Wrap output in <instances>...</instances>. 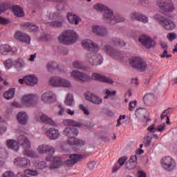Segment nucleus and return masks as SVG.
<instances>
[{
    "label": "nucleus",
    "mask_w": 177,
    "mask_h": 177,
    "mask_svg": "<svg viewBox=\"0 0 177 177\" xmlns=\"http://www.w3.org/2000/svg\"><path fill=\"white\" fill-rule=\"evenodd\" d=\"M103 50H104V52H106V53H107V55L111 56V57L113 59H116V60L122 59V55L121 53L113 49V48H111V46L109 45L104 46Z\"/></svg>",
    "instance_id": "obj_15"
},
{
    "label": "nucleus",
    "mask_w": 177,
    "mask_h": 177,
    "mask_svg": "<svg viewBox=\"0 0 177 177\" xmlns=\"http://www.w3.org/2000/svg\"><path fill=\"white\" fill-rule=\"evenodd\" d=\"M167 53H168V51L166 50H164V52L162 54H160V56L162 59H163L164 57H166V59H169V57H172V55L169 54L167 55Z\"/></svg>",
    "instance_id": "obj_53"
},
{
    "label": "nucleus",
    "mask_w": 177,
    "mask_h": 177,
    "mask_svg": "<svg viewBox=\"0 0 177 177\" xmlns=\"http://www.w3.org/2000/svg\"><path fill=\"white\" fill-rule=\"evenodd\" d=\"M147 131L151 133H156L157 132V128L156 127V124H151L147 128Z\"/></svg>",
    "instance_id": "obj_50"
},
{
    "label": "nucleus",
    "mask_w": 177,
    "mask_h": 177,
    "mask_svg": "<svg viewBox=\"0 0 177 177\" xmlns=\"http://www.w3.org/2000/svg\"><path fill=\"white\" fill-rule=\"evenodd\" d=\"M71 75L73 77V78L76 80V81L84 82L90 80L89 75L78 71H73L71 73Z\"/></svg>",
    "instance_id": "obj_19"
},
{
    "label": "nucleus",
    "mask_w": 177,
    "mask_h": 177,
    "mask_svg": "<svg viewBox=\"0 0 177 177\" xmlns=\"http://www.w3.org/2000/svg\"><path fill=\"white\" fill-rule=\"evenodd\" d=\"M64 103L66 106H69L70 107H71V106H74V97H73V94H67Z\"/></svg>",
    "instance_id": "obj_39"
},
{
    "label": "nucleus",
    "mask_w": 177,
    "mask_h": 177,
    "mask_svg": "<svg viewBox=\"0 0 177 177\" xmlns=\"http://www.w3.org/2000/svg\"><path fill=\"white\" fill-rule=\"evenodd\" d=\"M25 175H30V176H37L38 175V171L36 170L26 169L24 171Z\"/></svg>",
    "instance_id": "obj_47"
},
{
    "label": "nucleus",
    "mask_w": 177,
    "mask_h": 177,
    "mask_svg": "<svg viewBox=\"0 0 177 177\" xmlns=\"http://www.w3.org/2000/svg\"><path fill=\"white\" fill-rule=\"evenodd\" d=\"M37 150L39 154H47L48 156L46 158V160L50 162V169H55V168L62 167V159L59 157L53 156L55 151H56L55 147L46 144H42L37 147Z\"/></svg>",
    "instance_id": "obj_1"
},
{
    "label": "nucleus",
    "mask_w": 177,
    "mask_h": 177,
    "mask_svg": "<svg viewBox=\"0 0 177 177\" xmlns=\"http://www.w3.org/2000/svg\"><path fill=\"white\" fill-rule=\"evenodd\" d=\"M167 37L169 41H174L176 38V35L175 33H168Z\"/></svg>",
    "instance_id": "obj_59"
},
{
    "label": "nucleus",
    "mask_w": 177,
    "mask_h": 177,
    "mask_svg": "<svg viewBox=\"0 0 177 177\" xmlns=\"http://www.w3.org/2000/svg\"><path fill=\"white\" fill-rule=\"evenodd\" d=\"M66 17H67L68 21L71 24H75V26H77L78 24V23L80 22V17H78V16L73 14V12H68Z\"/></svg>",
    "instance_id": "obj_30"
},
{
    "label": "nucleus",
    "mask_w": 177,
    "mask_h": 177,
    "mask_svg": "<svg viewBox=\"0 0 177 177\" xmlns=\"http://www.w3.org/2000/svg\"><path fill=\"white\" fill-rule=\"evenodd\" d=\"M113 44L115 46H125L126 44L120 39H115L112 41Z\"/></svg>",
    "instance_id": "obj_45"
},
{
    "label": "nucleus",
    "mask_w": 177,
    "mask_h": 177,
    "mask_svg": "<svg viewBox=\"0 0 177 177\" xmlns=\"http://www.w3.org/2000/svg\"><path fill=\"white\" fill-rule=\"evenodd\" d=\"M8 21L4 17H0V24H8Z\"/></svg>",
    "instance_id": "obj_64"
},
{
    "label": "nucleus",
    "mask_w": 177,
    "mask_h": 177,
    "mask_svg": "<svg viewBox=\"0 0 177 177\" xmlns=\"http://www.w3.org/2000/svg\"><path fill=\"white\" fill-rule=\"evenodd\" d=\"M127 161V158L125 157H122L118 160V164H120L122 167L125 164V162Z\"/></svg>",
    "instance_id": "obj_62"
},
{
    "label": "nucleus",
    "mask_w": 177,
    "mask_h": 177,
    "mask_svg": "<svg viewBox=\"0 0 177 177\" xmlns=\"http://www.w3.org/2000/svg\"><path fill=\"white\" fill-rule=\"evenodd\" d=\"M13 67L17 70V71H21L24 67H26V63L22 59H17L14 60Z\"/></svg>",
    "instance_id": "obj_29"
},
{
    "label": "nucleus",
    "mask_w": 177,
    "mask_h": 177,
    "mask_svg": "<svg viewBox=\"0 0 177 177\" xmlns=\"http://www.w3.org/2000/svg\"><path fill=\"white\" fill-rule=\"evenodd\" d=\"M131 17L132 20H138L142 23H149V18L139 12H133L131 14Z\"/></svg>",
    "instance_id": "obj_26"
},
{
    "label": "nucleus",
    "mask_w": 177,
    "mask_h": 177,
    "mask_svg": "<svg viewBox=\"0 0 177 177\" xmlns=\"http://www.w3.org/2000/svg\"><path fill=\"white\" fill-rule=\"evenodd\" d=\"M105 93L106 95L104 96V99H107L109 96H114L116 92L115 91H110V90H106Z\"/></svg>",
    "instance_id": "obj_52"
},
{
    "label": "nucleus",
    "mask_w": 177,
    "mask_h": 177,
    "mask_svg": "<svg viewBox=\"0 0 177 177\" xmlns=\"http://www.w3.org/2000/svg\"><path fill=\"white\" fill-rule=\"evenodd\" d=\"M47 68L49 71H52V70L57 68V64L55 62H49L47 64Z\"/></svg>",
    "instance_id": "obj_48"
},
{
    "label": "nucleus",
    "mask_w": 177,
    "mask_h": 177,
    "mask_svg": "<svg viewBox=\"0 0 177 177\" xmlns=\"http://www.w3.org/2000/svg\"><path fill=\"white\" fill-rule=\"evenodd\" d=\"M64 20L59 12H50L48 15V21H45V24H49L52 27H62Z\"/></svg>",
    "instance_id": "obj_8"
},
{
    "label": "nucleus",
    "mask_w": 177,
    "mask_h": 177,
    "mask_svg": "<svg viewBox=\"0 0 177 177\" xmlns=\"http://www.w3.org/2000/svg\"><path fill=\"white\" fill-rule=\"evenodd\" d=\"M84 96L86 100H88L89 102L94 103V104H100V103H102V100L93 93H84Z\"/></svg>",
    "instance_id": "obj_22"
},
{
    "label": "nucleus",
    "mask_w": 177,
    "mask_h": 177,
    "mask_svg": "<svg viewBox=\"0 0 177 177\" xmlns=\"http://www.w3.org/2000/svg\"><path fill=\"white\" fill-rule=\"evenodd\" d=\"M58 108L59 109V111H58V115H63V114H64V107H63V106L62 105H59Z\"/></svg>",
    "instance_id": "obj_61"
},
{
    "label": "nucleus",
    "mask_w": 177,
    "mask_h": 177,
    "mask_svg": "<svg viewBox=\"0 0 177 177\" xmlns=\"http://www.w3.org/2000/svg\"><path fill=\"white\" fill-rule=\"evenodd\" d=\"M153 138L150 137L149 136H146L144 138V145L145 146V147H149V146H150V145H151V140H152Z\"/></svg>",
    "instance_id": "obj_46"
},
{
    "label": "nucleus",
    "mask_w": 177,
    "mask_h": 177,
    "mask_svg": "<svg viewBox=\"0 0 177 177\" xmlns=\"http://www.w3.org/2000/svg\"><path fill=\"white\" fill-rule=\"evenodd\" d=\"M15 60H12L10 59H6L4 62L3 64L6 68V70H9L12 67H13V62Z\"/></svg>",
    "instance_id": "obj_43"
},
{
    "label": "nucleus",
    "mask_w": 177,
    "mask_h": 177,
    "mask_svg": "<svg viewBox=\"0 0 177 177\" xmlns=\"http://www.w3.org/2000/svg\"><path fill=\"white\" fill-rule=\"evenodd\" d=\"M41 100L43 103H53L56 102V94L52 91H46L41 96Z\"/></svg>",
    "instance_id": "obj_18"
},
{
    "label": "nucleus",
    "mask_w": 177,
    "mask_h": 177,
    "mask_svg": "<svg viewBox=\"0 0 177 177\" xmlns=\"http://www.w3.org/2000/svg\"><path fill=\"white\" fill-rule=\"evenodd\" d=\"M49 84L55 88H67L68 89L73 88L71 81L60 77H51Z\"/></svg>",
    "instance_id": "obj_5"
},
{
    "label": "nucleus",
    "mask_w": 177,
    "mask_h": 177,
    "mask_svg": "<svg viewBox=\"0 0 177 177\" xmlns=\"http://www.w3.org/2000/svg\"><path fill=\"white\" fill-rule=\"evenodd\" d=\"M58 39L64 45H70L77 42L78 35L73 30H66L59 37Z\"/></svg>",
    "instance_id": "obj_4"
},
{
    "label": "nucleus",
    "mask_w": 177,
    "mask_h": 177,
    "mask_svg": "<svg viewBox=\"0 0 177 177\" xmlns=\"http://www.w3.org/2000/svg\"><path fill=\"white\" fill-rule=\"evenodd\" d=\"M127 116L125 115H120L118 120V122H117V124H116V127H121V124H122L121 122L123 121V120L124 118H126Z\"/></svg>",
    "instance_id": "obj_54"
},
{
    "label": "nucleus",
    "mask_w": 177,
    "mask_h": 177,
    "mask_svg": "<svg viewBox=\"0 0 177 177\" xmlns=\"http://www.w3.org/2000/svg\"><path fill=\"white\" fill-rule=\"evenodd\" d=\"M136 101H131L129 102V110L130 111H133V110H135V107H136Z\"/></svg>",
    "instance_id": "obj_51"
},
{
    "label": "nucleus",
    "mask_w": 177,
    "mask_h": 177,
    "mask_svg": "<svg viewBox=\"0 0 177 177\" xmlns=\"http://www.w3.org/2000/svg\"><path fill=\"white\" fill-rule=\"evenodd\" d=\"M92 78L95 81H100V82H105L106 84H114V81H113L112 78L103 76L99 73H93Z\"/></svg>",
    "instance_id": "obj_20"
},
{
    "label": "nucleus",
    "mask_w": 177,
    "mask_h": 177,
    "mask_svg": "<svg viewBox=\"0 0 177 177\" xmlns=\"http://www.w3.org/2000/svg\"><path fill=\"white\" fill-rule=\"evenodd\" d=\"M88 154H72L69 156V159L65 161L66 165L67 167H73V165H75L77 162L81 161L82 158H86L88 157Z\"/></svg>",
    "instance_id": "obj_13"
},
{
    "label": "nucleus",
    "mask_w": 177,
    "mask_h": 177,
    "mask_svg": "<svg viewBox=\"0 0 177 177\" xmlns=\"http://www.w3.org/2000/svg\"><path fill=\"white\" fill-rule=\"evenodd\" d=\"M17 120L19 124L21 125H26L28 120V116L26 112H19L17 115Z\"/></svg>",
    "instance_id": "obj_28"
},
{
    "label": "nucleus",
    "mask_w": 177,
    "mask_h": 177,
    "mask_svg": "<svg viewBox=\"0 0 177 177\" xmlns=\"http://www.w3.org/2000/svg\"><path fill=\"white\" fill-rule=\"evenodd\" d=\"M46 134L48 138H49V139H50L51 140L58 139V138L60 136V133L59 132V130L55 128H50L47 130Z\"/></svg>",
    "instance_id": "obj_24"
},
{
    "label": "nucleus",
    "mask_w": 177,
    "mask_h": 177,
    "mask_svg": "<svg viewBox=\"0 0 177 177\" xmlns=\"http://www.w3.org/2000/svg\"><path fill=\"white\" fill-rule=\"evenodd\" d=\"M8 10V6L5 3H0V15H2V13H5Z\"/></svg>",
    "instance_id": "obj_49"
},
{
    "label": "nucleus",
    "mask_w": 177,
    "mask_h": 177,
    "mask_svg": "<svg viewBox=\"0 0 177 177\" xmlns=\"http://www.w3.org/2000/svg\"><path fill=\"white\" fill-rule=\"evenodd\" d=\"M64 125L66 127H81V124L78 122L71 120V119H66L63 121Z\"/></svg>",
    "instance_id": "obj_35"
},
{
    "label": "nucleus",
    "mask_w": 177,
    "mask_h": 177,
    "mask_svg": "<svg viewBox=\"0 0 177 177\" xmlns=\"http://www.w3.org/2000/svg\"><path fill=\"white\" fill-rule=\"evenodd\" d=\"M73 66L74 68H77L79 70H82L84 68V64L81 61L75 60L73 62Z\"/></svg>",
    "instance_id": "obj_44"
},
{
    "label": "nucleus",
    "mask_w": 177,
    "mask_h": 177,
    "mask_svg": "<svg viewBox=\"0 0 177 177\" xmlns=\"http://www.w3.org/2000/svg\"><path fill=\"white\" fill-rule=\"evenodd\" d=\"M86 63L91 66H100L103 63V57L97 52L87 53L84 57Z\"/></svg>",
    "instance_id": "obj_6"
},
{
    "label": "nucleus",
    "mask_w": 177,
    "mask_h": 177,
    "mask_svg": "<svg viewBox=\"0 0 177 177\" xmlns=\"http://www.w3.org/2000/svg\"><path fill=\"white\" fill-rule=\"evenodd\" d=\"M93 32L99 37H104L107 34V29L104 26H93Z\"/></svg>",
    "instance_id": "obj_25"
},
{
    "label": "nucleus",
    "mask_w": 177,
    "mask_h": 177,
    "mask_svg": "<svg viewBox=\"0 0 177 177\" xmlns=\"http://www.w3.org/2000/svg\"><path fill=\"white\" fill-rule=\"evenodd\" d=\"M1 177H15V174H13V172L12 171H6L2 176Z\"/></svg>",
    "instance_id": "obj_57"
},
{
    "label": "nucleus",
    "mask_w": 177,
    "mask_h": 177,
    "mask_svg": "<svg viewBox=\"0 0 177 177\" xmlns=\"http://www.w3.org/2000/svg\"><path fill=\"white\" fill-rule=\"evenodd\" d=\"M24 28H26V30L30 32H35L38 31V28H39L38 26H37L35 24H31L30 22L25 23L24 24Z\"/></svg>",
    "instance_id": "obj_33"
},
{
    "label": "nucleus",
    "mask_w": 177,
    "mask_h": 177,
    "mask_svg": "<svg viewBox=\"0 0 177 177\" xmlns=\"http://www.w3.org/2000/svg\"><path fill=\"white\" fill-rule=\"evenodd\" d=\"M6 146L8 149L14 150V151H17V150H19V144L17 143V141L15 140H8L6 141Z\"/></svg>",
    "instance_id": "obj_31"
},
{
    "label": "nucleus",
    "mask_w": 177,
    "mask_h": 177,
    "mask_svg": "<svg viewBox=\"0 0 177 177\" xmlns=\"http://www.w3.org/2000/svg\"><path fill=\"white\" fill-rule=\"evenodd\" d=\"M38 99H39V96L36 94H28L22 97L21 102L27 107H32Z\"/></svg>",
    "instance_id": "obj_12"
},
{
    "label": "nucleus",
    "mask_w": 177,
    "mask_h": 177,
    "mask_svg": "<svg viewBox=\"0 0 177 177\" xmlns=\"http://www.w3.org/2000/svg\"><path fill=\"white\" fill-rule=\"evenodd\" d=\"M63 133L65 136L68 138V140L66 142L67 145L72 146H84L85 145V141L75 138V136H77L79 133L78 129L75 127H66Z\"/></svg>",
    "instance_id": "obj_3"
},
{
    "label": "nucleus",
    "mask_w": 177,
    "mask_h": 177,
    "mask_svg": "<svg viewBox=\"0 0 177 177\" xmlns=\"http://www.w3.org/2000/svg\"><path fill=\"white\" fill-rule=\"evenodd\" d=\"M12 52V47L9 44H1L0 46V53L6 55V53Z\"/></svg>",
    "instance_id": "obj_38"
},
{
    "label": "nucleus",
    "mask_w": 177,
    "mask_h": 177,
    "mask_svg": "<svg viewBox=\"0 0 177 177\" xmlns=\"http://www.w3.org/2000/svg\"><path fill=\"white\" fill-rule=\"evenodd\" d=\"M165 131V124H160L156 127V132H163Z\"/></svg>",
    "instance_id": "obj_56"
},
{
    "label": "nucleus",
    "mask_w": 177,
    "mask_h": 177,
    "mask_svg": "<svg viewBox=\"0 0 177 177\" xmlns=\"http://www.w3.org/2000/svg\"><path fill=\"white\" fill-rule=\"evenodd\" d=\"M143 100L145 103H150V102H153V100H154V95L151 93L146 94L144 96Z\"/></svg>",
    "instance_id": "obj_42"
},
{
    "label": "nucleus",
    "mask_w": 177,
    "mask_h": 177,
    "mask_svg": "<svg viewBox=\"0 0 177 177\" xmlns=\"http://www.w3.org/2000/svg\"><path fill=\"white\" fill-rule=\"evenodd\" d=\"M14 165L21 168H30L31 162L27 158L17 157L14 160Z\"/></svg>",
    "instance_id": "obj_17"
},
{
    "label": "nucleus",
    "mask_w": 177,
    "mask_h": 177,
    "mask_svg": "<svg viewBox=\"0 0 177 177\" xmlns=\"http://www.w3.org/2000/svg\"><path fill=\"white\" fill-rule=\"evenodd\" d=\"M82 46L84 49H88V53L91 52H97L99 50V46L93 43L91 39H84L82 41Z\"/></svg>",
    "instance_id": "obj_14"
},
{
    "label": "nucleus",
    "mask_w": 177,
    "mask_h": 177,
    "mask_svg": "<svg viewBox=\"0 0 177 177\" xmlns=\"http://www.w3.org/2000/svg\"><path fill=\"white\" fill-rule=\"evenodd\" d=\"M33 164L35 167H37L39 169H44V168H46V162L44 161L39 162L34 160Z\"/></svg>",
    "instance_id": "obj_41"
},
{
    "label": "nucleus",
    "mask_w": 177,
    "mask_h": 177,
    "mask_svg": "<svg viewBox=\"0 0 177 177\" xmlns=\"http://www.w3.org/2000/svg\"><path fill=\"white\" fill-rule=\"evenodd\" d=\"M94 8L97 12H103V16L105 21L111 24H115V23H121L124 21V17L120 15H114L113 11L103 4L97 3L94 6Z\"/></svg>",
    "instance_id": "obj_2"
},
{
    "label": "nucleus",
    "mask_w": 177,
    "mask_h": 177,
    "mask_svg": "<svg viewBox=\"0 0 177 177\" xmlns=\"http://www.w3.org/2000/svg\"><path fill=\"white\" fill-rule=\"evenodd\" d=\"M24 154L30 158H37L38 153L35 151L30 150V148H24Z\"/></svg>",
    "instance_id": "obj_34"
},
{
    "label": "nucleus",
    "mask_w": 177,
    "mask_h": 177,
    "mask_svg": "<svg viewBox=\"0 0 177 177\" xmlns=\"http://www.w3.org/2000/svg\"><path fill=\"white\" fill-rule=\"evenodd\" d=\"M17 142L23 147V149H30L31 143L30 140L24 135H20L17 137Z\"/></svg>",
    "instance_id": "obj_21"
},
{
    "label": "nucleus",
    "mask_w": 177,
    "mask_h": 177,
    "mask_svg": "<svg viewBox=\"0 0 177 177\" xmlns=\"http://www.w3.org/2000/svg\"><path fill=\"white\" fill-rule=\"evenodd\" d=\"M48 1H54L55 2H60V4L58 5L57 10H62L64 9V6L63 5V0H48Z\"/></svg>",
    "instance_id": "obj_55"
},
{
    "label": "nucleus",
    "mask_w": 177,
    "mask_h": 177,
    "mask_svg": "<svg viewBox=\"0 0 177 177\" xmlns=\"http://www.w3.org/2000/svg\"><path fill=\"white\" fill-rule=\"evenodd\" d=\"M136 160H138V157L136 156H131L129 162L127 163V168L128 169H133V168L136 167Z\"/></svg>",
    "instance_id": "obj_36"
},
{
    "label": "nucleus",
    "mask_w": 177,
    "mask_h": 177,
    "mask_svg": "<svg viewBox=\"0 0 177 177\" xmlns=\"http://www.w3.org/2000/svg\"><path fill=\"white\" fill-rule=\"evenodd\" d=\"M95 165H96V162H90L88 165V167L89 168V169H93L95 168Z\"/></svg>",
    "instance_id": "obj_63"
},
{
    "label": "nucleus",
    "mask_w": 177,
    "mask_h": 177,
    "mask_svg": "<svg viewBox=\"0 0 177 177\" xmlns=\"http://www.w3.org/2000/svg\"><path fill=\"white\" fill-rule=\"evenodd\" d=\"M15 38H16V39H18V41H21V42H24L25 44H30V36L20 31L16 32V33L15 34Z\"/></svg>",
    "instance_id": "obj_23"
},
{
    "label": "nucleus",
    "mask_w": 177,
    "mask_h": 177,
    "mask_svg": "<svg viewBox=\"0 0 177 177\" xmlns=\"http://www.w3.org/2000/svg\"><path fill=\"white\" fill-rule=\"evenodd\" d=\"M138 41L147 49H150L156 46V41H154L153 39H151L150 37L145 35H141L138 39Z\"/></svg>",
    "instance_id": "obj_16"
},
{
    "label": "nucleus",
    "mask_w": 177,
    "mask_h": 177,
    "mask_svg": "<svg viewBox=\"0 0 177 177\" xmlns=\"http://www.w3.org/2000/svg\"><path fill=\"white\" fill-rule=\"evenodd\" d=\"M24 82L29 86H34L38 82V78L34 75H28L24 77Z\"/></svg>",
    "instance_id": "obj_27"
},
{
    "label": "nucleus",
    "mask_w": 177,
    "mask_h": 177,
    "mask_svg": "<svg viewBox=\"0 0 177 177\" xmlns=\"http://www.w3.org/2000/svg\"><path fill=\"white\" fill-rule=\"evenodd\" d=\"M12 12L17 17H24V11H23V8L19 6H13Z\"/></svg>",
    "instance_id": "obj_32"
},
{
    "label": "nucleus",
    "mask_w": 177,
    "mask_h": 177,
    "mask_svg": "<svg viewBox=\"0 0 177 177\" xmlns=\"http://www.w3.org/2000/svg\"><path fill=\"white\" fill-rule=\"evenodd\" d=\"M129 64L133 68L138 70L139 71H146L147 68L146 61L140 57H132L129 60Z\"/></svg>",
    "instance_id": "obj_9"
},
{
    "label": "nucleus",
    "mask_w": 177,
    "mask_h": 177,
    "mask_svg": "<svg viewBox=\"0 0 177 177\" xmlns=\"http://www.w3.org/2000/svg\"><path fill=\"white\" fill-rule=\"evenodd\" d=\"M169 113V109L165 110L160 115L161 120H164L165 117H168V113Z\"/></svg>",
    "instance_id": "obj_58"
},
{
    "label": "nucleus",
    "mask_w": 177,
    "mask_h": 177,
    "mask_svg": "<svg viewBox=\"0 0 177 177\" xmlns=\"http://www.w3.org/2000/svg\"><path fill=\"white\" fill-rule=\"evenodd\" d=\"M40 121L41 122H44V124H48L49 125H55V122L52 120L50 118H49L48 115L45 114H42L40 116Z\"/></svg>",
    "instance_id": "obj_37"
},
{
    "label": "nucleus",
    "mask_w": 177,
    "mask_h": 177,
    "mask_svg": "<svg viewBox=\"0 0 177 177\" xmlns=\"http://www.w3.org/2000/svg\"><path fill=\"white\" fill-rule=\"evenodd\" d=\"M160 162L162 168L169 172L174 171V169L176 168V162H175V160L171 156H165L162 158Z\"/></svg>",
    "instance_id": "obj_11"
},
{
    "label": "nucleus",
    "mask_w": 177,
    "mask_h": 177,
    "mask_svg": "<svg viewBox=\"0 0 177 177\" xmlns=\"http://www.w3.org/2000/svg\"><path fill=\"white\" fill-rule=\"evenodd\" d=\"M121 167L122 166L120 164L116 163L113 167L112 172H113V174L117 172V171H118Z\"/></svg>",
    "instance_id": "obj_60"
},
{
    "label": "nucleus",
    "mask_w": 177,
    "mask_h": 177,
    "mask_svg": "<svg viewBox=\"0 0 177 177\" xmlns=\"http://www.w3.org/2000/svg\"><path fill=\"white\" fill-rule=\"evenodd\" d=\"M157 5L162 10H163L164 15H167V13L175 10V6L171 0H158Z\"/></svg>",
    "instance_id": "obj_10"
},
{
    "label": "nucleus",
    "mask_w": 177,
    "mask_h": 177,
    "mask_svg": "<svg viewBox=\"0 0 177 177\" xmlns=\"http://www.w3.org/2000/svg\"><path fill=\"white\" fill-rule=\"evenodd\" d=\"M4 98L7 100L10 99H13V96H15V88H11L8 91L5 92L3 94Z\"/></svg>",
    "instance_id": "obj_40"
},
{
    "label": "nucleus",
    "mask_w": 177,
    "mask_h": 177,
    "mask_svg": "<svg viewBox=\"0 0 177 177\" xmlns=\"http://www.w3.org/2000/svg\"><path fill=\"white\" fill-rule=\"evenodd\" d=\"M154 19L155 20H157L158 21V24L167 31H172V30H175V28L176 27V24H175V22H174V21L168 18L162 17L160 15H156L154 17Z\"/></svg>",
    "instance_id": "obj_7"
}]
</instances>
